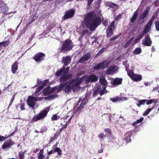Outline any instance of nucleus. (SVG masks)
I'll return each instance as SVG.
<instances>
[{"label": "nucleus", "instance_id": "nucleus-12", "mask_svg": "<svg viewBox=\"0 0 159 159\" xmlns=\"http://www.w3.org/2000/svg\"><path fill=\"white\" fill-rule=\"evenodd\" d=\"M91 57L90 53L87 52L81 57L78 61V63H83L89 60L91 58Z\"/></svg>", "mask_w": 159, "mask_h": 159}, {"label": "nucleus", "instance_id": "nucleus-62", "mask_svg": "<svg viewBox=\"0 0 159 159\" xmlns=\"http://www.w3.org/2000/svg\"><path fill=\"white\" fill-rule=\"evenodd\" d=\"M108 23V22L107 20H106L105 21H103L102 22V24L104 25H107Z\"/></svg>", "mask_w": 159, "mask_h": 159}, {"label": "nucleus", "instance_id": "nucleus-52", "mask_svg": "<svg viewBox=\"0 0 159 159\" xmlns=\"http://www.w3.org/2000/svg\"><path fill=\"white\" fill-rule=\"evenodd\" d=\"M20 108L21 110H24L25 109V104L24 103H21L20 104Z\"/></svg>", "mask_w": 159, "mask_h": 159}, {"label": "nucleus", "instance_id": "nucleus-58", "mask_svg": "<svg viewBox=\"0 0 159 159\" xmlns=\"http://www.w3.org/2000/svg\"><path fill=\"white\" fill-rule=\"evenodd\" d=\"M54 150H52L48 152L47 153V154L48 155H50L52 153H54Z\"/></svg>", "mask_w": 159, "mask_h": 159}, {"label": "nucleus", "instance_id": "nucleus-38", "mask_svg": "<svg viewBox=\"0 0 159 159\" xmlns=\"http://www.w3.org/2000/svg\"><path fill=\"white\" fill-rule=\"evenodd\" d=\"M143 117H141L140 119L137 120L135 122L133 123V125H134L135 124H138L141 123L143 121Z\"/></svg>", "mask_w": 159, "mask_h": 159}, {"label": "nucleus", "instance_id": "nucleus-32", "mask_svg": "<svg viewBox=\"0 0 159 159\" xmlns=\"http://www.w3.org/2000/svg\"><path fill=\"white\" fill-rule=\"evenodd\" d=\"M65 84H61V85L57 89V92L59 93L64 88Z\"/></svg>", "mask_w": 159, "mask_h": 159}, {"label": "nucleus", "instance_id": "nucleus-37", "mask_svg": "<svg viewBox=\"0 0 159 159\" xmlns=\"http://www.w3.org/2000/svg\"><path fill=\"white\" fill-rule=\"evenodd\" d=\"M63 70L61 68L60 69L56 71V72L55 73V75L57 77L59 76L60 75L63 73Z\"/></svg>", "mask_w": 159, "mask_h": 159}, {"label": "nucleus", "instance_id": "nucleus-30", "mask_svg": "<svg viewBox=\"0 0 159 159\" xmlns=\"http://www.w3.org/2000/svg\"><path fill=\"white\" fill-rule=\"evenodd\" d=\"M26 150H25L24 152L20 151L18 154L19 159H24L25 157L24 154L26 152Z\"/></svg>", "mask_w": 159, "mask_h": 159}, {"label": "nucleus", "instance_id": "nucleus-24", "mask_svg": "<svg viewBox=\"0 0 159 159\" xmlns=\"http://www.w3.org/2000/svg\"><path fill=\"white\" fill-rule=\"evenodd\" d=\"M149 12V9L146 8L144 11L142 13L140 16V18L141 19H143L146 17Z\"/></svg>", "mask_w": 159, "mask_h": 159}, {"label": "nucleus", "instance_id": "nucleus-4", "mask_svg": "<svg viewBox=\"0 0 159 159\" xmlns=\"http://www.w3.org/2000/svg\"><path fill=\"white\" fill-rule=\"evenodd\" d=\"M49 109V108L47 107L41 111L39 114L34 116L32 118L31 122H35L44 119L47 116Z\"/></svg>", "mask_w": 159, "mask_h": 159}, {"label": "nucleus", "instance_id": "nucleus-54", "mask_svg": "<svg viewBox=\"0 0 159 159\" xmlns=\"http://www.w3.org/2000/svg\"><path fill=\"white\" fill-rule=\"evenodd\" d=\"M118 36H119V35H117L113 37H112L110 39V41H111L114 40H115L116 39L118 38Z\"/></svg>", "mask_w": 159, "mask_h": 159}, {"label": "nucleus", "instance_id": "nucleus-53", "mask_svg": "<svg viewBox=\"0 0 159 159\" xmlns=\"http://www.w3.org/2000/svg\"><path fill=\"white\" fill-rule=\"evenodd\" d=\"M56 97V95H55L54 94H52V95H51L50 96H48L47 98L49 99H52L55 98Z\"/></svg>", "mask_w": 159, "mask_h": 159}, {"label": "nucleus", "instance_id": "nucleus-7", "mask_svg": "<svg viewBox=\"0 0 159 159\" xmlns=\"http://www.w3.org/2000/svg\"><path fill=\"white\" fill-rule=\"evenodd\" d=\"M36 98L30 96L27 98V102L28 105L33 109H34V106L36 104L35 102L36 101Z\"/></svg>", "mask_w": 159, "mask_h": 159}, {"label": "nucleus", "instance_id": "nucleus-26", "mask_svg": "<svg viewBox=\"0 0 159 159\" xmlns=\"http://www.w3.org/2000/svg\"><path fill=\"white\" fill-rule=\"evenodd\" d=\"M101 66V68L104 69L107 67L109 64V62L107 61H104L103 62L100 63Z\"/></svg>", "mask_w": 159, "mask_h": 159}, {"label": "nucleus", "instance_id": "nucleus-48", "mask_svg": "<svg viewBox=\"0 0 159 159\" xmlns=\"http://www.w3.org/2000/svg\"><path fill=\"white\" fill-rule=\"evenodd\" d=\"M15 98V95L14 94L13 95V96L9 104V107H10V106H11L12 104V103L14 100Z\"/></svg>", "mask_w": 159, "mask_h": 159}, {"label": "nucleus", "instance_id": "nucleus-1", "mask_svg": "<svg viewBox=\"0 0 159 159\" xmlns=\"http://www.w3.org/2000/svg\"><path fill=\"white\" fill-rule=\"evenodd\" d=\"M95 13L93 12H90L85 14V24L91 31H95L102 22L100 17H96L95 18Z\"/></svg>", "mask_w": 159, "mask_h": 159}, {"label": "nucleus", "instance_id": "nucleus-23", "mask_svg": "<svg viewBox=\"0 0 159 159\" xmlns=\"http://www.w3.org/2000/svg\"><path fill=\"white\" fill-rule=\"evenodd\" d=\"M116 70L115 66L110 67L109 69L106 71V73L108 75H110L111 73L114 72Z\"/></svg>", "mask_w": 159, "mask_h": 159}, {"label": "nucleus", "instance_id": "nucleus-45", "mask_svg": "<svg viewBox=\"0 0 159 159\" xmlns=\"http://www.w3.org/2000/svg\"><path fill=\"white\" fill-rule=\"evenodd\" d=\"M57 134H54V135L53 137L51 138L50 139V140H49V143H50L51 142H52L53 140H55L56 139H57L56 137L57 136Z\"/></svg>", "mask_w": 159, "mask_h": 159}, {"label": "nucleus", "instance_id": "nucleus-60", "mask_svg": "<svg viewBox=\"0 0 159 159\" xmlns=\"http://www.w3.org/2000/svg\"><path fill=\"white\" fill-rule=\"evenodd\" d=\"M106 50V48H102L99 52L98 53H101L104 52Z\"/></svg>", "mask_w": 159, "mask_h": 159}, {"label": "nucleus", "instance_id": "nucleus-10", "mask_svg": "<svg viewBox=\"0 0 159 159\" xmlns=\"http://www.w3.org/2000/svg\"><path fill=\"white\" fill-rule=\"evenodd\" d=\"M75 13V11L72 9L66 11L62 17V19L64 20H66L68 18L72 17Z\"/></svg>", "mask_w": 159, "mask_h": 159}, {"label": "nucleus", "instance_id": "nucleus-47", "mask_svg": "<svg viewBox=\"0 0 159 159\" xmlns=\"http://www.w3.org/2000/svg\"><path fill=\"white\" fill-rule=\"evenodd\" d=\"M51 120L52 121L57 120L58 119L57 116V114H54L53 115L51 118Z\"/></svg>", "mask_w": 159, "mask_h": 159}, {"label": "nucleus", "instance_id": "nucleus-64", "mask_svg": "<svg viewBox=\"0 0 159 159\" xmlns=\"http://www.w3.org/2000/svg\"><path fill=\"white\" fill-rule=\"evenodd\" d=\"M104 91L103 90H101L99 91V93L101 95H102L104 93Z\"/></svg>", "mask_w": 159, "mask_h": 159}, {"label": "nucleus", "instance_id": "nucleus-9", "mask_svg": "<svg viewBox=\"0 0 159 159\" xmlns=\"http://www.w3.org/2000/svg\"><path fill=\"white\" fill-rule=\"evenodd\" d=\"M152 43V41L149 35L145 36L144 39L142 41V44L144 46H150Z\"/></svg>", "mask_w": 159, "mask_h": 159}, {"label": "nucleus", "instance_id": "nucleus-40", "mask_svg": "<svg viewBox=\"0 0 159 159\" xmlns=\"http://www.w3.org/2000/svg\"><path fill=\"white\" fill-rule=\"evenodd\" d=\"M10 41L9 40L5 41L4 42H1L2 45V46L5 47L7 46L9 44Z\"/></svg>", "mask_w": 159, "mask_h": 159}, {"label": "nucleus", "instance_id": "nucleus-63", "mask_svg": "<svg viewBox=\"0 0 159 159\" xmlns=\"http://www.w3.org/2000/svg\"><path fill=\"white\" fill-rule=\"evenodd\" d=\"M115 5V4H114L112 3H110V4H109V6L111 7H114Z\"/></svg>", "mask_w": 159, "mask_h": 159}, {"label": "nucleus", "instance_id": "nucleus-13", "mask_svg": "<svg viewBox=\"0 0 159 159\" xmlns=\"http://www.w3.org/2000/svg\"><path fill=\"white\" fill-rule=\"evenodd\" d=\"M72 77V75L71 74H68L66 75H64L60 79L59 82L61 83H64L67 81L71 79Z\"/></svg>", "mask_w": 159, "mask_h": 159}, {"label": "nucleus", "instance_id": "nucleus-43", "mask_svg": "<svg viewBox=\"0 0 159 159\" xmlns=\"http://www.w3.org/2000/svg\"><path fill=\"white\" fill-rule=\"evenodd\" d=\"M155 25L156 29L157 31H159V21H155Z\"/></svg>", "mask_w": 159, "mask_h": 159}, {"label": "nucleus", "instance_id": "nucleus-17", "mask_svg": "<svg viewBox=\"0 0 159 159\" xmlns=\"http://www.w3.org/2000/svg\"><path fill=\"white\" fill-rule=\"evenodd\" d=\"M18 61H16L12 65L11 68V72L13 74H15L16 70H18Z\"/></svg>", "mask_w": 159, "mask_h": 159}, {"label": "nucleus", "instance_id": "nucleus-5", "mask_svg": "<svg viewBox=\"0 0 159 159\" xmlns=\"http://www.w3.org/2000/svg\"><path fill=\"white\" fill-rule=\"evenodd\" d=\"M115 29V22L114 21L110 23L109 25L106 30V36L107 38H110L113 34V32Z\"/></svg>", "mask_w": 159, "mask_h": 159}, {"label": "nucleus", "instance_id": "nucleus-3", "mask_svg": "<svg viewBox=\"0 0 159 159\" xmlns=\"http://www.w3.org/2000/svg\"><path fill=\"white\" fill-rule=\"evenodd\" d=\"M74 45L73 43L70 40L66 39L62 43L61 47L57 49V52L59 53L66 52L70 51L73 47Z\"/></svg>", "mask_w": 159, "mask_h": 159}, {"label": "nucleus", "instance_id": "nucleus-14", "mask_svg": "<svg viewBox=\"0 0 159 159\" xmlns=\"http://www.w3.org/2000/svg\"><path fill=\"white\" fill-rule=\"evenodd\" d=\"M7 4V3L4 4L2 7H1L0 9L1 13H2L3 15H7L12 13V12L8 13H7L8 8Z\"/></svg>", "mask_w": 159, "mask_h": 159}, {"label": "nucleus", "instance_id": "nucleus-42", "mask_svg": "<svg viewBox=\"0 0 159 159\" xmlns=\"http://www.w3.org/2000/svg\"><path fill=\"white\" fill-rule=\"evenodd\" d=\"M38 159H43L45 158L43 154L38 153L37 154Z\"/></svg>", "mask_w": 159, "mask_h": 159}, {"label": "nucleus", "instance_id": "nucleus-28", "mask_svg": "<svg viewBox=\"0 0 159 159\" xmlns=\"http://www.w3.org/2000/svg\"><path fill=\"white\" fill-rule=\"evenodd\" d=\"M98 137L100 139V141L102 142L104 140V138L107 137V134L106 133L105 134L102 133L98 135Z\"/></svg>", "mask_w": 159, "mask_h": 159}, {"label": "nucleus", "instance_id": "nucleus-16", "mask_svg": "<svg viewBox=\"0 0 159 159\" xmlns=\"http://www.w3.org/2000/svg\"><path fill=\"white\" fill-rule=\"evenodd\" d=\"M62 63H64V65L67 66L70 63L71 61V58L70 56L64 57L62 58Z\"/></svg>", "mask_w": 159, "mask_h": 159}, {"label": "nucleus", "instance_id": "nucleus-36", "mask_svg": "<svg viewBox=\"0 0 159 159\" xmlns=\"http://www.w3.org/2000/svg\"><path fill=\"white\" fill-rule=\"evenodd\" d=\"M54 150V152H57V154L58 155H61V150L59 148L56 147V148Z\"/></svg>", "mask_w": 159, "mask_h": 159}, {"label": "nucleus", "instance_id": "nucleus-44", "mask_svg": "<svg viewBox=\"0 0 159 159\" xmlns=\"http://www.w3.org/2000/svg\"><path fill=\"white\" fill-rule=\"evenodd\" d=\"M105 131L106 132V133L107 134V137L108 135H111V131L110 129L108 128L105 129Z\"/></svg>", "mask_w": 159, "mask_h": 159}, {"label": "nucleus", "instance_id": "nucleus-46", "mask_svg": "<svg viewBox=\"0 0 159 159\" xmlns=\"http://www.w3.org/2000/svg\"><path fill=\"white\" fill-rule=\"evenodd\" d=\"M121 98H111V100L113 102H116L117 101H120V100Z\"/></svg>", "mask_w": 159, "mask_h": 159}, {"label": "nucleus", "instance_id": "nucleus-41", "mask_svg": "<svg viewBox=\"0 0 159 159\" xmlns=\"http://www.w3.org/2000/svg\"><path fill=\"white\" fill-rule=\"evenodd\" d=\"M127 74L131 78V77H132L135 74L132 70H130L129 71H127Z\"/></svg>", "mask_w": 159, "mask_h": 159}, {"label": "nucleus", "instance_id": "nucleus-31", "mask_svg": "<svg viewBox=\"0 0 159 159\" xmlns=\"http://www.w3.org/2000/svg\"><path fill=\"white\" fill-rule=\"evenodd\" d=\"M154 108V106H152L151 108H148L143 113V115L144 116H147L149 113Z\"/></svg>", "mask_w": 159, "mask_h": 159}, {"label": "nucleus", "instance_id": "nucleus-22", "mask_svg": "<svg viewBox=\"0 0 159 159\" xmlns=\"http://www.w3.org/2000/svg\"><path fill=\"white\" fill-rule=\"evenodd\" d=\"M99 81L100 84L106 86L107 84V81L105 80L104 77L103 76H101L99 78Z\"/></svg>", "mask_w": 159, "mask_h": 159}, {"label": "nucleus", "instance_id": "nucleus-25", "mask_svg": "<svg viewBox=\"0 0 159 159\" xmlns=\"http://www.w3.org/2000/svg\"><path fill=\"white\" fill-rule=\"evenodd\" d=\"M147 101L146 99L139 100L138 101V103H137V105L139 107H140L142 105H144Z\"/></svg>", "mask_w": 159, "mask_h": 159}, {"label": "nucleus", "instance_id": "nucleus-56", "mask_svg": "<svg viewBox=\"0 0 159 159\" xmlns=\"http://www.w3.org/2000/svg\"><path fill=\"white\" fill-rule=\"evenodd\" d=\"M154 18L155 17L154 16H152L149 22L152 24V23L154 21Z\"/></svg>", "mask_w": 159, "mask_h": 159}, {"label": "nucleus", "instance_id": "nucleus-55", "mask_svg": "<svg viewBox=\"0 0 159 159\" xmlns=\"http://www.w3.org/2000/svg\"><path fill=\"white\" fill-rule=\"evenodd\" d=\"M84 105L83 104L81 103V104H80V106L77 109V110L78 111L80 109H81L82 108L84 107Z\"/></svg>", "mask_w": 159, "mask_h": 159}, {"label": "nucleus", "instance_id": "nucleus-6", "mask_svg": "<svg viewBox=\"0 0 159 159\" xmlns=\"http://www.w3.org/2000/svg\"><path fill=\"white\" fill-rule=\"evenodd\" d=\"M45 57V55L44 53L42 52H39L36 54L32 59L35 60L36 62H39L41 61H43Z\"/></svg>", "mask_w": 159, "mask_h": 159}, {"label": "nucleus", "instance_id": "nucleus-27", "mask_svg": "<svg viewBox=\"0 0 159 159\" xmlns=\"http://www.w3.org/2000/svg\"><path fill=\"white\" fill-rule=\"evenodd\" d=\"M93 68L95 70H98L101 68L100 63H94L93 64Z\"/></svg>", "mask_w": 159, "mask_h": 159}, {"label": "nucleus", "instance_id": "nucleus-15", "mask_svg": "<svg viewBox=\"0 0 159 159\" xmlns=\"http://www.w3.org/2000/svg\"><path fill=\"white\" fill-rule=\"evenodd\" d=\"M133 132V130H131L127 132L125 135V139L126 143H128L131 141L130 137L132 136Z\"/></svg>", "mask_w": 159, "mask_h": 159}, {"label": "nucleus", "instance_id": "nucleus-50", "mask_svg": "<svg viewBox=\"0 0 159 159\" xmlns=\"http://www.w3.org/2000/svg\"><path fill=\"white\" fill-rule=\"evenodd\" d=\"M98 89H96L93 92V97H95L98 94Z\"/></svg>", "mask_w": 159, "mask_h": 159}, {"label": "nucleus", "instance_id": "nucleus-18", "mask_svg": "<svg viewBox=\"0 0 159 159\" xmlns=\"http://www.w3.org/2000/svg\"><path fill=\"white\" fill-rule=\"evenodd\" d=\"M122 79L121 78H116L111 84L114 85H118L121 84Z\"/></svg>", "mask_w": 159, "mask_h": 159}, {"label": "nucleus", "instance_id": "nucleus-39", "mask_svg": "<svg viewBox=\"0 0 159 159\" xmlns=\"http://www.w3.org/2000/svg\"><path fill=\"white\" fill-rule=\"evenodd\" d=\"M62 69L63 70V73L64 75H66L67 74V73L68 72L70 67H66V69H65V67H63Z\"/></svg>", "mask_w": 159, "mask_h": 159}, {"label": "nucleus", "instance_id": "nucleus-2", "mask_svg": "<svg viewBox=\"0 0 159 159\" xmlns=\"http://www.w3.org/2000/svg\"><path fill=\"white\" fill-rule=\"evenodd\" d=\"M83 78L84 76L81 78L74 77L67 82H66L64 84L65 87H64L65 92L68 93L71 92V90L74 89V87H78L82 83Z\"/></svg>", "mask_w": 159, "mask_h": 159}, {"label": "nucleus", "instance_id": "nucleus-61", "mask_svg": "<svg viewBox=\"0 0 159 159\" xmlns=\"http://www.w3.org/2000/svg\"><path fill=\"white\" fill-rule=\"evenodd\" d=\"M4 136L2 135H0V142L4 141Z\"/></svg>", "mask_w": 159, "mask_h": 159}, {"label": "nucleus", "instance_id": "nucleus-33", "mask_svg": "<svg viewBox=\"0 0 159 159\" xmlns=\"http://www.w3.org/2000/svg\"><path fill=\"white\" fill-rule=\"evenodd\" d=\"M134 39V38L133 37H131L125 44L124 46L125 48H126L129 46L132 42Z\"/></svg>", "mask_w": 159, "mask_h": 159}, {"label": "nucleus", "instance_id": "nucleus-8", "mask_svg": "<svg viewBox=\"0 0 159 159\" xmlns=\"http://www.w3.org/2000/svg\"><path fill=\"white\" fill-rule=\"evenodd\" d=\"M14 144V142L11 139L5 141L2 146V148L3 149H5L6 148H10Z\"/></svg>", "mask_w": 159, "mask_h": 159}, {"label": "nucleus", "instance_id": "nucleus-35", "mask_svg": "<svg viewBox=\"0 0 159 159\" xmlns=\"http://www.w3.org/2000/svg\"><path fill=\"white\" fill-rule=\"evenodd\" d=\"M142 52L141 49L140 48H136L134 52V53L135 55L139 54Z\"/></svg>", "mask_w": 159, "mask_h": 159}, {"label": "nucleus", "instance_id": "nucleus-57", "mask_svg": "<svg viewBox=\"0 0 159 159\" xmlns=\"http://www.w3.org/2000/svg\"><path fill=\"white\" fill-rule=\"evenodd\" d=\"M93 0H88V5L90 6Z\"/></svg>", "mask_w": 159, "mask_h": 159}, {"label": "nucleus", "instance_id": "nucleus-49", "mask_svg": "<svg viewBox=\"0 0 159 159\" xmlns=\"http://www.w3.org/2000/svg\"><path fill=\"white\" fill-rule=\"evenodd\" d=\"M145 34V33H143V32L142 33L140 34V35H139L137 39L139 40H140L144 36V34Z\"/></svg>", "mask_w": 159, "mask_h": 159}, {"label": "nucleus", "instance_id": "nucleus-20", "mask_svg": "<svg viewBox=\"0 0 159 159\" xmlns=\"http://www.w3.org/2000/svg\"><path fill=\"white\" fill-rule=\"evenodd\" d=\"M152 24L148 22L145 27L143 32V33H148L151 29V27Z\"/></svg>", "mask_w": 159, "mask_h": 159}, {"label": "nucleus", "instance_id": "nucleus-59", "mask_svg": "<svg viewBox=\"0 0 159 159\" xmlns=\"http://www.w3.org/2000/svg\"><path fill=\"white\" fill-rule=\"evenodd\" d=\"M4 1L2 0H0V8L2 7V5L4 4Z\"/></svg>", "mask_w": 159, "mask_h": 159}, {"label": "nucleus", "instance_id": "nucleus-11", "mask_svg": "<svg viewBox=\"0 0 159 159\" xmlns=\"http://www.w3.org/2000/svg\"><path fill=\"white\" fill-rule=\"evenodd\" d=\"M98 76H97L95 75L91 74L88 75L87 77L86 81L88 82H95L98 81Z\"/></svg>", "mask_w": 159, "mask_h": 159}, {"label": "nucleus", "instance_id": "nucleus-34", "mask_svg": "<svg viewBox=\"0 0 159 159\" xmlns=\"http://www.w3.org/2000/svg\"><path fill=\"white\" fill-rule=\"evenodd\" d=\"M48 80H46L43 81V82L42 81H40V82L41 83V85L40 86V87L41 89L43 88L45 86H46L48 84Z\"/></svg>", "mask_w": 159, "mask_h": 159}, {"label": "nucleus", "instance_id": "nucleus-29", "mask_svg": "<svg viewBox=\"0 0 159 159\" xmlns=\"http://www.w3.org/2000/svg\"><path fill=\"white\" fill-rule=\"evenodd\" d=\"M138 16V13L137 11H136L134 13V15L130 19V21L131 22H134Z\"/></svg>", "mask_w": 159, "mask_h": 159}, {"label": "nucleus", "instance_id": "nucleus-51", "mask_svg": "<svg viewBox=\"0 0 159 159\" xmlns=\"http://www.w3.org/2000/svg\"><path fill=\"white\" fill-rule=\"evenodd\" d=\"M154 102V101L153 100L151 99L149 100H147L146 101V104L147 105H149Z\"/></svg>", "mask_w": 159, "mask_h": 159}, {"label": "nucleus", "instance_id": "nucleus-21", "mask_svg": "<svg viewBox=\"0 0 159 159\" xmlns=\"http://www.w3.org/2000/svg\"><path fill=\"white\" fill-rule=\"evenodd\" d=\"M142 79V77L140 75H137L135 74L132 77H131V79L135 81H139Z\"/></svg>", "mask_w": 159, "mask_h": 159}, {"label": "nucleus", "instance_id": "nucleus-19", "mask_svg": "<svg viewBox=\"0 0 159 159\" xmlns=\"http://www.w3.org/2000/svg\"><path fill=\"white\" fill-rule=\"evenodd\" d=\"M57 87L52 88L51 89L48 88V87L47 89L43 90V92L44 93L50 94L54 93L57 90Z\"/></svg>", "mask_w": 159, "mask_h": 159}]
</instances>
